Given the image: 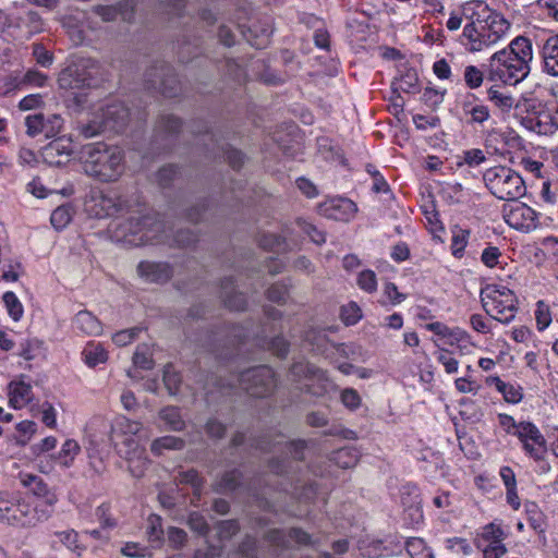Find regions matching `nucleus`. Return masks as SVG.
I'll return each mask as SVG.
<instances>
[{
    "label": "nucleus",
    "mask_w": 558,
    "mask_h": 558,
    "mask_svg": "<svg viewBox=\"0 0 558 558\" xmlns=\"http://www.w3.org/2000/svg\"><path fill=\"white\" fill-rule=\"evenodd\" d=\"M469 22L464 25L461 44L471 52L482 51L505 38L510 29V22L484 2L469 4Z\"/></svg>",
    "instance_id": "1"
},
{
    "label": "nucleus",
    "mask_w": 558,
    "mask_h": 558,
    "mask_svg": "<svg viewBox=\"0 0 558 558\" xmlns=\"http://www.w3.org/2000/svg\"><path fill=\"white\" fill-rule=\"evenodd\" d=\"M533 49L531 40L515 37L507 49L495 52L486 65L487 78L514 85L524 80L531 71Z\"/></svg>",
    "instance_id": "2"
},
{
    "label": "nucleus",
    "mask_w": 558,
    "mask_h": 558,
    "mask_svg": "<svg viewBox=\"0 0 558 558\" xmlns=\"http://www.w3.org/2000/svg\"><path fill=\"white\" fill-rule=\"evenodd\" d=\"M84 172L100 182H116L125 170L124 151L119 146L93 143L82 150Z\"/></svg>",
    "instance_id": "3"
},
{
    "label": "nucleus",
    "mask_w": 558,
    "mask_h": 558,
    "mask_svg": "<svg viewBox=\"0 0 558 558\" xmlns=\"http://www.w3.org/2000/svg\"><path fill=\"white\" fill-rule=\"evenodd\" d=\"M129 109L122 102H111L94 110L86 120L77 122V131L84 138H92L105 131L121 132L128 124Z\"/></svg>",
    "instance_id": "4"
},
{
    "label": "nucleus",
    "mask_w": 558,
    "mask_h": 558,
    "mask_svg": "<svg viewBox=\"0 0 558 558\" xmlns=\"http://www.w3.org/2000/svg\"><path fill=\"white\" fill-rule=\"evenodd\" d=\"M51 510L0 494V521L16 527H32L48 520Z\"/></svg>",
    "instance_id": "5"
},
{
    "label": "nucleus",
    "mask_w": 558,
    "mask_h": 558,
    "mask_svg": "<svg viewBox=\"0 0 558 558\" xmlns=\"http://www.w3.org/2000/svg\"><path fill=\"white\" fill-rule=\"evenodd\" d=\"M483 180L489 192L498 199L517 201L526 191L521 175L506 166H495L486 169Z\"/></svg>",
    "instance_id": "6"
},
{
    "label": "nucleus",
    "mask_w": 558,
    "mask_h": 558,
    "mask_svg": "<svg viewBox=\"0 0 558 558\" xmlns=\"http://www.w3.org/2000/svg\"><path fill=\"white\" fill-rule=\"evenodd\" d=\"M484 311L494 319L509 324L515 317L517 296L505 286L487 284L481 290Z\"/></svg>",
    "instance_id": "7"
},
{
    "label": "nucleus",
    "mask_w": 558,
    "mask_h": 558,
    "mask_svg": "<svg viewBox=\"0 0 558 558\" xmlns=\"http://www.w3.org/2000/svg\"><path fill=\"white\" fill-rule=\"evenodd\" d=\"M288 379L296 384L298 389L313 396L324 395L329 385L326 372L303 361L293 363L288 373Z\"/></svg>",
    "instance_id": "8"
},
{
    "label": "nucleus",
    "mask_w": 558,
    "mask_h": 558,
    "mask_svg": "<svg viewBox=\"0 0 558 558\" xmlns=\"http://www.w3.org/2000/svg\"><path fill=\"white\" fill-rule=\"evenodd\" d=\"M99 63L93 59H82L66 66L59 75L58 83L63 89L74 90L92 87L99 73Z\"/></svg>",
    "instance_id": "9"
},
{
    "label": "nucleus",
    "mask_w": 558,
    "mask_h": 558,
    "mask_svg": "<svg viewBox=\"0 0 558 558\" xmlns=\"http://www.w3.org/2000/svg\"><path fill=\"white\" fill-rule=\"evenodd\" d=\"M238 380L241 389L256 398L267 397L271 395L276 388L275 373L270 367L265 365L242 372Z\"/></svg>",
    "instance_id": "10"
},
{
    "label": "nucleus",
    "mask_w": 558,
    "mask_h": 558,
    "mask_svg": "<svg viewBox=\"0 0 558 558\" xmlns=\"http://www.w3.org/2000/svg\"><path fill=\"white\" fill-rule=\"evenodd\" d=\"M126 229L130 234L140 235V243H159L167 240V235H163L166 226L155 214L131 217Z\"/></svg>",
    "instance_id": "11"
},
{
    "label": "nucleus",
    "mask_w": 558,
    "mask_h": 558,
    "mask_svg": "<svg viewBox=\"0 0 558 558\" xmlns=\"http://www.w3.org/2000/svg\"><path fill=\"white\" fill-rule=\"evenodd\" d=\"M506 538L507 533L501 525L492 522L477 533L475 544L482 550L484 558H501L507 553L504 544Z\"/></svg>",
    "instance_id": "12"
},
{
    "label": "nucleus",
    "mask_w": 558,
    "mask_h": 558,
    "mask_svg": "<svg viewBox=\"0 0 558 558\" xmlns=\"http://www.w3.org/2000/svg\"><path fill=\"white\" fill-rule=\"evenodd\" d=\"M517 437L522 445L524 453L536 462L545 460L547 442L539 428L532 422L521 421Z\"/></svg>",
    "instance_id": "13"
},
{
    "label": "nucleus",
    "mask_w": 558,
    "mask_h": 558,
    "mask_svg": "<svg viewBox=\"0 0 558 558\" xmlns=\"http://www.w3.org/2000/svg\"><path fill=\"white\" fill-rule=\"evenodd\" d=\"M505 205L502 215L506 223L519 231L530 232L536 229L538 216L536 211L524 203L512 201Z\"/></svg>",
    "instance_id": "14"
},
{
    "label": "nucleus",
    "mask_w": 558,
    "mask_h": 558,
    "mask_svg": "<svg viewBox=\"0 0 558 558\" xmlns=\"http://www.w3.org/2000/svg\"><path fill=\"white\" fill-rule=\"evenodd\" d=\"M137 435L130 436H110L111 442L113 444L118 454L130 462L129 470L134 476H142L146 459L141 461V465H133L134 459H141L143 450L140 448L138 441L136 440Z\"/></svg>",
    "instance_id": "15"
},
{
    "label": "nucleus",
    "mask_w": 558,
    "mask_h": 558,
    "mask_svg": "<svg viewBox=\"0 0 558 558\" xmlns=\"http://www.w3.org/2000/svg\"><path fill=\"white\" fill-rule=\"evenodd\" d=\"M146 76L149 85L159 90L163 96H177L179 82L173 69L169 64L160 62L158 65L150 69Z\"/></svg>",
    "instance_id": "16"
},
{
    "label": "nucleus",
    "mask_w": 558,
    "mask_h": 558,
    "mask_svg": "<svg viewBox=\"0 0 558 558\" xmlns=\"http://www.w3.org/2000/svg\"><path fill=\"white\" fill-rule=\"evenodd\" d=\"M356 210V204L345 197H333L318 205L319 215L338 221L351 220Z\"/></svg>",
    "instance_id": "17"
},
{
    "label": "nucleus",
    "mask_w": 558,
    "mask_h": 558,
    "mask_svg": "<svg viewBox=\"0 0 558 558\" xmlns=\"http://www.w3.org/2000/svg\"><path fill=\"white\" fill-rule=\"evenodd\" d=\"M73 154L71 138L61 136L47 144L41 151L43 159L50 166L60 167L66 165Z\"/></svg>",
    "instance_id": "18"
},
{
    "label": "nucleus",
    "mask_w": 558,
    "mask_h": 558,
    "mask_svg": "<svg viewBox=\"0 0 558 558\" xmlns=\"http://www.w3.org/2000/svg\"><path fill=\"white\" fill-rule=\"evenodd\" d=\"M462 116L468 125L484 126L490 120V109L478 101L474 94H468L460 104Z\"/></svg>",
    "instance_id": "19"
},
{
    "label": "nucleus",
    "mask_w": 558,
    "mask_h": 558,
    "mask_svg": "<svg viewBox=\"0 0 558 558\" xmlns=\"http://www.w3.org/2000/svg\"><path fill=\"white\" fill-rule=\"evenodd\" d=\"M19 478L21 484L29 489L31 493L44 499V505H39L41 508H47L52 511L53 506L58 501V497L40 476L21 472Z\"/></svg>",
    "instance_id": "20"
},
{
    "label": "nucleus",
    "mask_w": 558,
    "mask_h": 558,
    "mask_svg": "<svg viewBox=\"0 0 558 558\" xmlns=\"http://www.w3.org/2000/svg\"><path fill=\"white\" fill-rule=\"evenodd\" d=\"M381 546L383 542H378L375 545L376 553L374 557L396 555L400 553L404 547L411 558H433V555L426 546L424 539L420 537H411L404 543V545H398L396 549L391 550H388L387 547L381 549Z\"/></svg>",
    "instance_id": "21"
},
{
    "label": "nucleus",
    "mask_w": 558,
    "mask_h": 558,
    "mask_svg": "<svg viewBox=\"0 0 558 558\" xmlns=\"http://www.w3.org/2000/svg\"><path fill=\"white\" fill-rule=\"evenodd\" d=\"M522 125L538 135H551L558 130V124L551 113L546 110L524 117L522 119Z\"/></svg>",
    "instance_id": "22"
},
{
    "label": "nucleus",
    "mask_w": 558,
    "mask_h": 558,
    "mask_svg": "<svg viewBox=\"0 0 558 558\" xmlns=\"http://www.w3.org/2000/svg\"><path fill=\"white\" fill-rule=\"evenodd\" d=\"M137 272L141 278L151 283H165L172 277L170 265L161 262H141Z\"/></svg>",
    "instance_id": "23"
},
{
    "label": "nucleus",
    "mask_w": 558,
    "mask_h": 558,
    "mask_svg": "<svg viewBox=\"0 0 558 558\" xmlns=\"http://www.w3.org/2000/svg\"><path fill=\"white\" fill-rule=\"evenodd\" d=\"M260 449L263 450H271L275 452H279L284 456V459L289 456L294 460H303L304 459V449L305 441L296 440V441H287L284 436L278 435L272 444L264 441L260 444Z\"/></svg>",
    "instance_id": "24"
},
{
    "label": "nucleus",
    "mask_w": 558,
    "mask_h": 558,
    "mask_svg": "<svg viewBox=\"0 0 558 558\" xmlns=\"http://www.w3.org/2000/svg\"><path fill=\"white\" fill-rule=\"evenodd\" d=\"M541 59L543 72L551 77H558V34L544 40Z\"/></svg>",
    "instance_id": "25"
},
{
    "label": "nucleus",
    "mask_w": 558,
    "mask_h": 558,
    "mask_svg": "<svg viewBox=\"0 0 558 558\" xmlns=\"http://www.w3.org/2000/svg\"><path fill=\"white\" fill-rule=\"evenodd\" d=\"M90 213L97 218H105L124 211V203L120 197L100 194L93 198Z\"/></svg>",
    "instance_id": "26"
},
{
    "label": "nucleus",
    "mask_w": 558,
    "mask_h": 558,
    "mask_svg": "<svg viewBox=\"0 0 558 558\" xmlns=\"http://www.w3.org/2000/svg\"><path fill=\"white\" fill-rule=\"evenodd\" d=\"M266 539L271 545L279 547H287L290 541H294L299 545L311 544V536L300 529H291L288 535L283 531L271 530L267 533Z\"/></svg>",
    "instance_id": "27"
},
{
    "label": "nucleus",
    "mask_w": 558,
    "mask_h": 558,
    "mask_svg": "<svg viewBox=\"0 0 558 558\" xmlns=\"http://www.w3.org/2000/svg\"><path fill=\"white\" fill-rule=\"evenodd\" d=\"M135 5L136 0H122L119 3V8L112 5H96L93 11L101 16L105 22L113 21L118 14H120L123 20L130 21Z\"/></svg>",
    "instance_id": "28"
},
{
    "label": "nucleus",
    "mask_w": 558,
    "mask_h": 558,
    "mask_svg": "<svg viewBox=\"0 0 558 558\" xmlns=\"http://www.w3.org/2000/svg\"><path fill=\"white\" fill-rule=\"evenodd\" d=\"M33 399L32 386L23 380L12 381L9 385V403L14 409H22Z\"/></svg>",
    "instance_id": "29"
},
{
    "label": "nucleus",
    "mask_w": 558,
    "mask_h": 558,
    "mask_svg": "<svg viewBox=\"0 0 558 558\" xmlns=\"http://www.w3.org/2000/svg\"><path fill=\"white\" fill-rule=\"evenodd\" d=\"M485 381L488 386H494L506 402L519 403L523 398V389L519 385L506 383L498 376H488Z\"/></svg>",
    "instance_id": "30"
},
{
    "label": "nucleus",
    "mask_w": 558,
    "mask_h": 558,
    "mask_svg": "<svg viewBox=\"0 0 558 558\" xmlns=\"http://www.w3.org/2000/svg\"><path fill=\"white\" fill-rule=\"evenodd\" d=\"M274 28L270 21L267 19L260 25L252 24L248 26L246 39L251 46L262 49L269 44L270 36L272 35Z\"/></svg>",
    "instance_id": "31"
},
{
    "label": "nucleus",
    "mask_w": 558,
    "mask_h": 558,
    "mask_svg": "<svg viewBox=\"0 0 558 558\" xmlns=\"http://www.w3.org/2000/svg\"><path fill=\"white\" fill-rule=\"evenodd\" d=\"M220 296L225 305L233 311H244L246 299L242 293H238L231 279L221 282Z\"/></svg>",
    "instance_id": "32"
},
{
    "label": "nucleus",
    "mask_w": 558,
    "mask_h": 558,
    "mask_svg": "<svg viewBox=\"0 0 558 558\" xmlns=\"http://www.w3.org/2000/svg\"><path fill=\"white\" fill-rule=\"evenodd\" d=\"M73 326L87 336H98L102 331L101 323L88 311L78 312L73 319Z\"/></svg>",
    "instance_id": "33"
},
{
    "label": "nucleus",
    "mask_w": 558,
    "mask_h": 558,
    "mask_svg": "<svg viewBox=\"0 0 558 558\" xmlns=\"http://www.w3.org/2000/svg\"><path fill=\"white\" fill-rule=\"evenodd\" d=\"M487 99L504 116L517 107L515 98L510 93L500 90L497 86H492L487 90Z\"/></svg>",
    "instance_id": "34"
},
{
    "label": "nucleus",
    "mask_w": 558,
    "mask_h": 558,
    "mask_svg": "<svg viewBox=\"0 0 558 558\" xmlns=\"http://www.w3.org/2000/svg\"><path fill=\"white\" fill-rule=\"evenodd\" d=\"M158 415L170 430L181 432L185 427V422L182 418L180 409L177 407H165L159 411Z\"/></svg>",
    "instance_id": "35"
},
{
    "label": "nucleus",
    "mask_w": 558,
    "mask_h": 558,
    "mask_svg": "<svg viewBox=\"0 0 558 558\" xmlns=\"http://www.w3.org/2000/svg\"><path fill=\"white\" fill-rule=\"evenodd\" d=\"M184 445V440L180 437L162 436L151 442L150 450L154 454L161 456L165 450H181Z\"/></svg>",
    "instance_id": "36"
},
{
    "label": "nucleus",
    "mask_w": 558,
    "mask_h": 558,
    "mask_svg": "<svg viewBox=\"0 0 558 558\" xmlns=\"http://www.w3.org/2000/svg\"><path fill=\"white\" fill-rule=\"evenodd\" d=\"M142 429V424L140 422L131 421L125 416H120L116 418L114 423L111 427L110 436H130L137 435Z\"/></svg>",
    "instance_id": "37"
},
{
    "label": "nucleus",
    "mask_w": 558,
    "mask_h": 558,
    "mask_svg": "<svg viewBox=\"0 0 558 558\" xmlns=\"http://www.w3.org/2000/svg\"><path fill=\"white\" fill-rule=\"evenodd\" d=\"M84 362L89 367H95L98 364L105 363L108 354L104 348L98 344H87L82 352Z\"/></svg>",
    "instance_id": "38"
},
{
    "label": "nucleus",
    "mask_w": 558,
    "mask_h": 558,
    "mask_svg": "<svg viewBox=\"0 0 558 558\" xmlns=\"http://www.w3.org/2000/svg\"><path fill=\"white\" fill-rule=\"evenodd\" d=\"M527 522L530 526L539 533L544 532L545 517L535 502H526L524 505Z\"/></svg>",
    "instance_id": "39"
},
{
    "label": "nucleus",
    "mask_w": 558,
    "mask_h": 558,
    "mask_svg": "<svg viewBox=\"0 0 558 558\" xmlns=\"http://www.w3.org/2000/svg\"><path fill=\"white\" fill-rule=\"evenodd\" d=\"M80 450H81V448H80L78 444L75 440L68 439L62 445V448H61V450L58 453L57 460L59 461V463L62 466L69 468L72 464L74 458L80 452Z\"/></svg>",
    "instance_id": "40"
},
{
    "label": "nucleus",
    "mask_w": 558,
    "mask_h": 558,
    "mask_svg": "<svg viewBox=\"0 0 558 558\" xmlns=\"http://www.w3.org/2000/svg\"><path fill=\"white\" fill-rule=\"evenodd\" d=\"M332 460L342 469H349L357 462V451L353 448H341L333 452Z\"/></svg>",
    "instance_id": "41"
},
{
    "label": "nucleus",
    "mask_w": 558,
    "mask_h": 558,
    "mask_svg": "<svg viewBox=\"0 0 558 558\" xmlns=\"http://www.w3.org/2000/svg\"><path fill=\"white\" fill-rule=\"evenodd\" d=\"M463 80L470 89H477L484 82V72L475 65L469 64L464 68Z\"/></svg>",
    "instance_id": "42"
},
{
    "label": "nucleus",
    "mask_w": 558,
    "mask_h": 558,
    "mask_svg": "<svg viewBox=\"0 0 558 558\" xmlns=\"http://www.w3.org/2000/svg\"><path fill=\"white\" fill-rule=\"evenodd\" d=\"M25 125H26V133L35 137L40 133H44L46 135L47 125L45 123V116L43 113H36V114H28L25 118Z\"/></svg>",
    "instance_id": "43"
},
{
    "label": "nucleus",
    "mask_w": 558,
    "mask_h": 558,
    "mask_svg": "<svg viewBox=\"0 0 558 558\" xmlns=\"http://www.w3.org/2000/svg\"><path fill=\"white\" fill-rule=\"evenodd\" d=\"M470 231L466 229H459L453 232L451 239V253L454 257L461 258L464 253V248L468 244Z\"/></svg>",
    "instance_id": "44"
},
{
    "label": "nucleus",
    "mask_w": 558,
    "mask_h": 558,
    "mask_svg": "<svg viewBox=\"0 0 558 558\" xmlns=\"http://www.w3.org/2000/svg\"><path fill=\"white\" fill-rule=\"evenodd\" d=\"M2 300L10 317L15 322L20 320L23 316V306L15 293L8 291L3 294Z\"/></svg>",
    "instance_id": "45"
},
{
    "label": "nucleus",
    "mask_w": 558,
    "mask_h": 558,
    "mask_svg": "<svg viewBox=\"0 0 558 558\" xmlns=\"http://www.w3.org/2000/svg\"><path fill=\"white\" fill-rule=\"evenodd\" d=\"M72 219L71 208L69 206H59L56 208L51 216V225L57 229L61 230L65 228Z\"/></svg>",
    "instance_id": "46"
},
{
    "label": "nucleus",
    "mask_w": 558,
    "mask_h": 558,
    "mask_svg": "<svg viewBox=\"0 0 558 558\" xmlns=\"http://www.w3.org/2000/svg\"><path fill=\"white\" fill-rule=\"evenodd\" d=\"M535 319L538 330L546 329L553 320L551 310L544 301L536 303Z\"/></svg>",
    "instance_id": "47"
},
{
    "label": "nucleus",
    "mask_w": 558,
    "mask_h": 558,
    "mask_svg": "<svg viewBox=\"0 0 558 558\" xmlns=\"http://www.w3.org/2000/svg\"><path fill=\"white\" fill-rule=\"evenodd\" d=\"M436 360L444 366L446 373L454 374L458 372L459 362L452 352L446 349H439L435 353Z\"/></svg>",
    "instance_id": "48"
},
{
    "label": "nucleus",
    "mask_w": 558,
    "mask_h": 558,
    "mask_svg": "<svg viewBox=\"0 0 558 558\" xmlns=\"http://www.w3.org/2000/svg\"><path fill=\"white\" fill-rule=\"evenodd\" d=\"M163 383L170 395H175L181 385V376L171 364L165 366Z\"/></svg>",
    "instance_id": "49"
},
{
    "label": "nucleus",
    "mask_w": 558,
    "mask_h": 558,
    "mask_svg": "<svg viewBox=\"0 0 558 558\" xmlns=\"http://www.w3.org/2000/svg\"><path fill=\"white\" fill-rule=\"evenodd\" d=\"M133 363L135 366L143 369H150L153 367V359L147 344H141L137 347L133 355Z\"/></svg>",
    "instance_id": "50"
},
{
    "label": "nucleus",
    "mask_w": 558,
    "mask_h": 558,
    "mask_svg": "<svg viewBox=\"0 0 558 558\" xmlns=\"http://www.w3.org/2000/svg\"><path fill=\"white\" fill-rule=\"evenodd\" d=\"M357 286L367 293H374L377 290L376 274L371 269L361 271L357 276Z\"/></svg>",
    "instance_id": "51"
},
{
    "label": "nucleus",
    "mask_w": 558,
    "mask_h": 558,
    "mask_svg": "<svg viewBox=\"0 0 558 558\" xmlns=\"http://www.w3.org/2000/svg\"><path fill=\"white\" fill-rule=\"evenodd\" d=\"M341 319L347 326L355 325L362 317L359 305L354 302L341 307Z\"/></svg>",
    "instance_id": "52"
},
{
    "label": "nucleus",
    "mask_w": 558,
    "mask_h": 558,
    "mask_svg": "<svg viewBox=\"0 0 558 558\" xmlns=\"http://www.w3.org/2000/svg\"><path fill=\"white\" fill-rule=\"evenodd\" d=\"M417 82V74L414 71H408L395 84L398 89H401L404 93H412L416 89Z\"/></svg>",
    "instance_id": "53"
},
{
    "label": "nucleus",
    "mask_w": 558,
    "mask_h": 558,
    "mask_svg": "<svg viewBox=\"0 0 558 558\" xmlns=\"http://www.w3.org/2000/svg\"><path fill=\"white\" fill-rule=\"evenodd\" d=\"M33 57L36 62L44 68H49L53 62L52 52L47 50L41 44L33 45Z\"/></svg>",
    "instance_id": "54"
},
{
    "label": "nucleus",
    "mask_w": 558,
    "mask_h": 558,
    "mask_svg": "<svg viewBox=\"0 0 558 558\" xmlns=\"http://www.w3.org/2000/svg\"><path fill=\"white\" fill-rule=\"evenodd\" d=\"M189 526L199 535H206L209 532V525L206 519L198 512H192L189 515Z\"/></svg>",
    "instance_id": "55"
},
{
    "label": "nucleus",
    "mask_w": 558,
    "mask_h": 558,
    "mask_svg": "<svg viewBox=\"0 0 558 558\" xmlns=\"http://www.w3.org/2000/svg\"><path fill=\"white\" fill-rule=\"evenodd\" d=\"M181 126H182L181 121L177 117L171 116V114L161 117L159 124H158L159 130H161L165 133H169V134L179 132Z\"/></svg>",
    "instance_id": "56"
},
{
    "label": "nucleus",
    "mask_w": 558,
    "mask_h": 558,
    "mask_svg": "<svg viewBox=\"0 0 558 558\" xmlns=\"http://www.w3.org/2000/svg\"><path fill=\"white\" fill-rule=\"evenodd\" d=\"M341 402L350 410H355L361 404V397L356 390L352 388H345L341 392Z\"/></svg>",
    "instance_id": "57"
},
{
    "label": "nucleus",
    "mask_w": 558,
    "mask_h": 558,
    "mask_svg": "<svg viewBox=\"0 0 558 558\" xmlns=\"http://www.w3.org/2000/svg\"><path fill=\"white\" fill-rule=\"evenodd\" d=\"M140 331V328L121 330L113 335L112 340L117 345L124 347L131 343Z\"/></svg>",
    "instance_id": "58"
},
{
    "label": "nucleus",
    "mask_w": 558,
    "mask_h": 558,
    "mask_svg": "<svg viewBox=\"0 0 558 558\" xmlns=\"http://www.w3.org/2000/svg\"><path fill=\"white\" fill-rule=\"evenodd\" d=\"M239 523L235 520L221 521L218 525L219 538L228 539L232 537L239 531Z\"/></svg>",
    "instance_id": "59"
},
{
    "label": "nucleus",
    "mask_w": 558,
    "mask_h": 558,
    "mask_svg": "<svg viewBox=\"0 0 558 558\" xmlns=\"http://www.w3.org/2000/svg\"><path fill=\"white\" fill-rule=\"evenodd\" d=\"M178 481L182 484L192 485L195 490H199L202 486V478L198 475V472L195 470L182 471L178 475Z\"/></svg>",
    "instance_id": "60"
},
{
    "label": "nucleus",
    "mask_w": 558,
    "mask_h": 558,
    "mask_svg": "<svg viewBox=\"0 0 558 558\" xmlns=\"http://www.w3.org/2000/svg\"><path fill=\"white\" fill-rule=\"evenodd\" d=\"M500 256L501 252L498 247L488 246L483 251L481 255V260L485 266L493 268L498 264V259Z\"/></svg>",
    "instance_id": "61"
},
{
    "label": "nucleus",
    "mask_w": 558,
    "mask_h": 558,
    "mask_svg": "<svg viewBox=\"0 0 558 558\" xmlns=\"http://www.w3.org/2000/svg\"><path fill=\"white\" fill-rule=\"evenodd\" d=\"M288 289L284 284L275 283L267 290V298L271 302L282 303L286 301Z\"/></svg>",
    "instance_id": "62"
},
{
    "label": "nucleus",
    "mask_w": 558,
    "mask_h": 558,
    "mask_svg": "<svg viewBox=\"0 0 558 558\" xmlns=\"http://www.w3.org/2000/svg\"><path fill=\"white\" fill-rule=\"evenodd\" d=\"M241 473L238 470L227 472L220 482V486L226 490H234L240 485Z\"/></svg>",
    "instance_id": "63"
},
{
    "label": "nucleus",
    "mask_w": 558,
    "mask_h": 558,
    "mask_svg": "<svg viewBox=\"0 0 558 558\" xmlns=\"http://www.w3.org/2000/svg\"><path fill=\"white\" fill-rule=\"evenodd\" d=\"M282 244V238L276 234H264L259 239V245L269 251H279Z\"/></svg>",
    "instance_id": "64"
}]
</instances>
